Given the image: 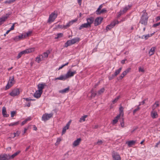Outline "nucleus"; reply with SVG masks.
Here are the masks:
<instances>
[{
	"mask_svg": "<svg viewBox=\"0 0 160 160\" xmlns=\"http://www.w3.org/2000/svg\"><path fill=\"white\" fill-rule=\"evenodd\" d=\"M123 108L121 106L119 108V114L118 115H120V116H121L123 117Z\"/></svg>",
	"mask_w": 160,
	"mask_h": 160,
	"instance_id": "nucleus-30",
	"label": "nucleus"
},
{
	"mask_svg": "<svg viewBox=\"0 0 160 160\" xmlns=\"http://www.w3.org/2000/svg\"><path fill=\"white\" fill-rule=\"evenodd\" d=\"M58 16V14L55 12L51 13L49 15L48 22L50 23L54 21Z\"/></svg>",
	"mask_w": 160,
	"mask_h": 160,
	"instance_id": "nucleus-5",
	"label": "nucleus"
},
{
	"mask_svg": "<svg viewBox=\"0 0 160 160\" xmlns=\"http://www.w3.org/2000/svg\"><path fill=\"white\" fill-rule=\"evenodd\" d=\"M20 152H17L13 154L11 156H10L9 154L8 155L9 156V159H12L14 158L15 156H16L17 155H18Z\"/></svg>",
	"mask_w": 160,
	"mask_h": 160,
	"instance_id": "nucleus-29",
	"label": "nucleus"
},
{
	"mask_svg": "<svg viewBox=\"0 0 160 160\" xmlns=\"http://www.w3.org/2000/svg\"><path fill=\"white\" fill-rule=\"evenodd\" d=\"M69 87L65 88L63 89L59 90V92L60 93H61L62 94L65 93L67 92H69Z\"/></svg>",
	"mask_w": 160,
	"mask_h": 160,
	"instance_id": "nucleus-22",
	"label": "nucleus"
},
{
	"mask_svg": "<svg viewBox=\"0 0 160 160\" xmlns=\"http://www.w3.org/2000/svg\"><path fill=\"white\" fill-rule=\"evenodd\" d=\"M131 70L130 68H127L126 70L125 71V72H126L127 74Z\"/></svg>",
	"mask_w": 160,
	"mask_h": 160,
	"instance_id": "nucleus-58",
	"label": "nucleus"
},
{
	"mask_svg": "<svg viewBox=\"0 0 160 160\" xmlns=\"http://www.w3.org/2000/svg\"><path fill=\"white\" fill-rule=\"evenodd\" d=\"M67 79V78L65 74L64 75H61L60 76V77L55 78L54 80H60L64 81Z\"/></svg>",
	"mask_w": 160,
	"mask_h": 160,
	"instance_id": "nucleus-17",
	"label": "nucleus"
},
{
	"mask_svg": "<svg viewBox=\"0 0 160 160\" xmlns=\"http://www.w3.org/2000/svg\"><path fill=\"white\" fill-rule=\"evenodd\" d=\"M143 14L141 17L139 23L146 26L147 24L148 17L146 10H144L142 11Z\"/></svg>",
	"mask_w": 160,
	"mask_h": 160,
	"instance_id": "nucleus-1",
	"label": "nucleus"
},
{
	"mask_svg": "<svg viewBox=\"0 0 160 160\" xmlns=\"http://www.w3.org/2000/svg\"><path fill=\"white\" fill-rule=\"evenodd\" d=\"M20 93L19 89L18 88H14L9 93V95L12 97H15L18 95Z\"/></svg>",
	"mask_w": 160,
	"mask_h": 160,
	"instance_id": "nucleus-7",
	"label": "nucleus"
},
{
	"mask_svg": "<svg viewBox=\"0 0 160 160\" xmlns=\"http://www.w3.org/2000/svg\"><path fill=\"white\" fill-rule=\"evenodd\" d=\"M115 76H114V74H112L111 77H109V79L110 80H112L113 79Z\"/></svg>",
	"mask_w": 160,
	"mask_h": 160,
	"instance_id": "nucleus-60",
	"label": "nucleus"
},
{
	"mask_svg": "<svg viewBox=\"0 0 160 160\" xmlns=\"http://www.w3.org/2000/svg\"><path fill=\"white\" fill-rule=\"evenodd\" d=\"M136 141H135L132 140L127 142L126 143L128 145V147H131L132 145H134L136 143Z\"/></svg>",
	"mask_w": 160,
	"mask_h": 160,
	"instance_id": "nucleus-21",
	"label": "nucleus"
},
{
	"mask_svg": "<svg viewBox=\"0 0 160 160\" xmlns=\"http://www.w3.org/2000/svg\"><path fill=\"white\" fill-rule=\"evenodd\" d=\"M139 72H144V70L143 68L140 67L139 68Z\"/></svg>",
	"mask_w": 160,
	"mask_h": 160,
	"instance_id": "nucleus-52",
	"label": "nucleus"
},
{
	"mask_svg": "<svg viewBox=\"0 0 160 160\" xmlns=\"http://www.w3.org/2000/svg\"><path fill=\"white\" fill-rule=\"evenodd\" d=\"M15 0H7L5 2V3H8L10 4L11 3L14 2H15Z\"/></svg>",
	"mask_w": 160,
	"mask_h": 160,
	"instance_id": "nucleus-42",
	"label": "nucleus"
},
{
	"mask_svg": "<svg viewBox=\"0 0 160 160\" xmlns=\"http://www.w3.org/2000/svg\"><path fill=\"white\" fill-rule=\"evenodd\" d=\"M46 85L43 83H40L38 85V90L42 92V89L44 88L45 86Z\"/></svg>",
	"mask_w": 160,
	"mask_h": 160,
	"instance_id": "nucleus-13",
	"label": "nucleus"
},
{
	"mask_svg": "<svg viewBox=\"0 0 160 160\" xmlns=\"http://www.w3.org/2000/svg\"><path fill=\"white\" fill-rule=\"evenodd\" d=\"M81 141V139L80 138L77 139L73 142L72 144L73 146L75 147L79 145Z\"/></svg>",
	"mask_w": 160,
	"mask_h": 160,
	"instance_id": "nucleus-16",
	"label": "nucleus"
},
{
	"mask_svg": "<svg viewBox=\"0 0 160 160\" xmlns=\"http://www.w3.org/2000/svg\"><path fill=\"white\" fill-rule=\"evenodd\" d=\"M71 22H69L67 23V24L66 25H64L63 27V28H64V29H66L68 27H69L70 26H71Z\"/></svg>",
	"mask_w": 160,
	"mask_h": 160,
	"instance_id": "nucleus-39",
	"label": "nucleus"
},
{
	"mask_svg": "<svg viewBox=\"0 0 160 160\" xmlns=\"http://www.w3.org/2000/svg\"><path fill=\"white\" fill-rule=\"evenodd\" d=\"M34 51V48H31L26 49L24 51L21 52L18 54V56L17 57V59L19 58L23 54H28L30 52H33Z\"/></svg>",
	"mask_w": 160,
	"mask_h": 160,
	"instance_id": "nucleus-3",
	"label": "nucleus"
},
{
	"mask_svg": "<svg viewBox=\"0 0 160 160\" xmlns=\"http://www.w3.org/2000/svg\"><path fill=\"white\" fill-rule=\"evenodd\" d=\"M15 81L14 80V78L13 76L10 77L8 81V83L5 87V89L7 90L12 87L15 83Z\"/></svg>",
	"mask_w": 160,
	"mask_h": 160,
	"instance_id": "nucleus-4",
	"label": "nucleus"
},
{
	"mask_svg": "<svg viewBox=\"0 0 160 160\" xmlns=\"http://www.w3.org/2000/svg\"><path fill=\"white\" fill-rule=\"evenodd\" d=\"M9 156L7 154H2L0 155V160H8Z\"/></svg>",
	"mask_w": 160,
	"mask_h": 160,
	"instance_id": "nucleus-15",
	"label": "nucleus"
},
{
	"mask_svg": "<svg viewBox=\"0 0 160 160\" xmlns=\"http://www.w3.org/2000/svg\"><path fill=\"white\" fill-rule=\"evenodd\" d=\"M122 69V68H120L116 70L114 73L113 74L114 76L116 77L118 75L121 71Z\"/></svg>",
	"mask_w": 160,
	"mask_h": 160,
	"instance_id": "nucleus-33",
	"label": "nucleus"
},
{
	"mask_svg": "<svg viewBox=\"0 0 160 160\" xmlns=\"http://www.w3.org/2000/svg\"><path fill=\"white\" fill-rule=\"evenodd\" d=\"M20 131H17L16 132H14L13 133L11 134V135H14V136L12 137V138H14L15 137L19 136L20 134Z\"/></svg>",
	"mask_w": 160,
	"mask_h": 160,
	"instance_id": "nucleus-27",
	"label": "nucleus"
},
{
	"mask_svg": "<svg viewBox=\"0 0 160 160\" xmlns=\"http://www.w3.org/2000/svg\"><path fill=\"white\" fill-rule=\"evenodd\" d=\"M87 117V116L86 115H84L79 120V122H82V121H85V119Z\"/></svg>",
	"mask_w": 160,
	"mask_h": 160,
	"instance_id": "nucleus-36",
	"label": "nucleus"
},
{
	"mask_svg": "<svg viewBox=\"0 0 160 160\" xmlns=\"http://www.w3.org/2000/svg\"><path fill=\"white\" fill-rule=\"evenodd\" d=\"M61 141V139L60 138H57V142L55 143L56 145H58L59 143Z\"/></svg>",
	"mask_w": 160,
	"mask_h": 160,
	"instance_id": "nucleus-48",
	"label": "nucleus"
},
{
	"mask_svg": "<svg viewBox=\"0 0 160 160\" xmlns=\"http://www.w3.org/2000/svg\"><path fill=\"white\" fill-rule=\"evenodd\" d=\"M104 90L105 89L104 88H102L100 90H99L98 91V95H99L101 94L102 93H103L104 91Z\"/></svg>",
	"mask_w": 160,
	"mask_h": 160,
	"instance_id": "nucleus-38",
	"label": "nucleus"
},
{
	"mask_svg": "<svg viewBox=\"0 0 160 160\" xmlns=\"http://www.w3.org/2000/svg\"><path fill=\"white\" fill-rule=\"evenodd\" d=\"M77 73L76 71H71L70 69H69L66 74L67 78H69L73 77L74 75Z\"/></svg>",
	"mask_w": 160,
	"mask_h": 160,
	"instance_id": "nucleus-9",
	"label": "nucleus"
},
{
	"mask_svg": "<svg viewBox=\"0 0 160 160\" xmlns=\"http://www.w3.org/2000/svg\"><path fill=\"white\" fill-rule=\"evenodd\" d=\"M159 25H160V22L158 23L154 24L152 27H153L155 28Z\"/></svg>",
	"mask_w": 160,
	"mask_h": 160,
	"instance_id": "nucleus-55",
	"label": "nucleus"
},
{
	"mask_svg": "<svg viewBox=\"0 0 160 160\" xmlns=\"http://www.w3.org/2000/svg\"><path fill=\"white\" fill-rule=\"evenodd\" d=\"M69 128V127H68L66 125L62 129V135L64 134L66 131V130L68 129Z\"/></svg>",
	"mask_w": 160,
	"mask_h": 160,
	"instance_id": "nucleus-35",
	"label": "nucleus"
},
{
	"mask_svg": "<svg viewBox=\"0 0 160 160\" xmlns=\"http://www.w3.org/2000/svg\"><path fill=\"white\" fill-rule=\"evenodd\" d=\"M91 92L92 93L91 94V97H94L95 96L97 95L96 93H94V91L93 89L91 91Z\"/></svg>",
	"mask_w": 160,
	"mask_h": 160,
	"instance_id": "nucleus-45",
	"label": "nucleus"
},
{
	"mask_svg": "<svg viewBox=\"0 0 160 160\" xmlns=\"http://www.w3.org/2000/svg\"><path fill=\"white\" fill-rule=\"evenodd\" d=\"M63 36V34L62 33H58L57 35V37L55 38L58 39L61 37H62Z\"/></svg>",
	"mask_w": 160,
	"mask_h": 160,
	"instance_id": "nucleus-47",
	"label": "nucleus"
},
{
	"mask_svg": "<svg viewBox=\"0 0 160 160\" xmlns=\"http://www.w3.org/2000/svg\"><path fill=\"white\" fill-rule=\"evenodd\" d=\"M31 120V118L30 117H28L27 118H26L25 120L26 122H27L28 121H30Z\"/></svg>",
	"mask_w": 160,
	"mask_h": 160,
	"instance_id": "nucleus-63",
	"label": "nucleus"
},
{
	"mask_svg": "<svg viewBox=\"0 0 160 160\" xmlns=\"http://www.w3.org/2000/svg\"><path fill=\"white\" fill-rule=\"evenodd\" d=\"M13 40L16 42L19 41L18 36H16L15 37L13 38Z\"/></svg>",
	"mask_w": 160,
	"mask_h": 160,
	"instance_id": "nucleus-54",
	"label": "nucleus"
},
{
	"mask_svg": "<svg viewBox=\"0 0 160 160\" xmlns=\"http://www.w3.org/2000/svg\"><path fill=\"white\" fill-rule=\"evenodd\" d=\"M52 115L53 114L52 113H50L49 114L46 113L42 115V120L45 121L49 119L52 116Z\"/></svg>",
	"mask_w": 160,
	"mask_h": 160,
	"instance_id": "nucleus-8",
	"label": "nucleus"
},
{
	"mask_svg": "<svg viewBox=\"0 0 160 160\" xmlns=\"http://www.w3.org/2000/svg\"><path fill=\"white\" fill-rule=\"evenodd\" d=\"M19 123V122L18 121V122H16L11 123H10L8 124V125L9 126H16V125H17Z\"/></svg>",
	"mask_w": 160,
	"mask_h": 160,
	"instance_id": "nucleus-37",
	"label": "nucleus"
},
{
	"mask_svg": "<svg viewBox=\"0 0 160 160\" xmlns=\"http://www.w3.org/2000/svg\"><path fill=\"white\" fill-rule=\"evenodd\" d=\"M8 16H4L0 18V25L2 24L7 19Z\"/></svg>",
	"mask_w": 160,
	"mask_h": 160,
	"instance_id": "nucleus-20",
	"label": "nucleus"
},
{
	"mask_svg": "<svg viewBox=\"0 0 160 160\" xmlns=\"http://www.w3.org/2000/svg\"><path fill=\"white\" fill-rule=\"evenodd\" d=\"M2 114L5 117H8L9 116V115L7 113L6 109L5 107H3L2 108Z\"/></svg>",
	"mask_w": 160,
	"mask_h": 160,
	"instance_id": "nucleus-19",
	"label": "nucleus"
},
{
	"mask_svg": "<svg viewBox=\"0 0 160 160\" xmlns=\"http://www.w3.org/2000/svg\"><path fill=\"white\" fill-rule=\"evenodd\" d=\"M68 62L67 63H65V64L62 65L61 67H59L58 70H60V69L62 68L65 66L68 65Z\"/></svg>",
	"mask_w": 160,
	"mask_h": 160,
	"instance_id": "nucleus-50",
	"label": "nucleus"
},
{
	"mask_svg": "<svg viewBox=\"0 0 160 160\" xmlns=\"http://www.w3.org/2000/svg\"><path fill=\"white\" fill-rule=\"evenodd\" d=\"M159 106V102L156 101L155 103L153 104L152 107V109L154 110L157 107Z\"/></svg>",
	"mask_w": 160,
	"mask_h": 160,
	"instance_id": "nucleus-28",
	"label": "nucleus"
},
{
	"mask_svg": "<svg viewBox=\"0 0 160 160\" xmlns=\"http://www.w3.org/2000/svg\"><path fill=\"white\" fill-rule=\"evenodd\" d=\"M87 23L91 27V25L93 22L94 21V18L91 17L89 18H87L86 19Z\"/></svg>",
	"mask_w": 160,
	"mask_h": 160,
	"instance_id": "nucleus-12",
	"label": "nucleus"
},
{
	"mask_svg": "<svg viewBox=\"0 0 160 160\" xmlns=\"http://www.w3.org/2000/svg\"><path fill=\"white\" fill-rule=\"evenodd\" d=\"M103 18L101 17H97L95 20L94 24L95 26H97L100 24L103 20Z\"/></svg>",
	"mask_w": 160,
	"mask_h": 160,
	"instance_id": "nucleus-10",
	"label": "nucleus"
},
{
	"mask_svg": "<svg viewBox=\"0 0 160 160\" xmlns=\"http://www.w3.org/2000/svg\"><path fill=\"white\" fill-rule=\"evenodd\" d=\"M120 124L121 125V126L122 127H124V118H122L120 120Z\"/></svg>",
	"mask_w": 160,
	"mask_h": 160,
	"instance_id": "nucleus-41",
	"label": "nucleus"
},
{
	"mask_svg": "<svg viewBox=\"0 0 160 160\" xmlns=\"http://www.w3.org/2000/svg\"><path fill=\"white\" fill-rule=\"evenodd\" d=\"M32 33V31H29L26 33L27 34V35H26V36H28H28H29Z\"/></svg>",
	"mask_w": 160,
	"mask_h": 160,
	"instance_id": "nucleus-56",
	"label": "nucleus"
},
{
	"mask_svg": "<svg viewBox=\"0 0 160 160\" xmlns=\"http://www.w3.org/2000/svg\"><path fill=\"white\" fill-rule=\"evenodd\" d=\"M18 37L19 40L23 38L22 34L18 36Z\"/></svg>",
	"mask_w": 160,
	"mask_h": 160,
	"instance_id": "nucleus-64",
	"label": "nucleus"
},
{
	"mask_svg": "<svg viewBox=\"0 0 160 160\" xmlns=\"http://www.w3.org/2000/svg\"><path fill=\"white\" fill-rule=\"evenodd\" d=\"M151 116L152 118H157L158 115L157 112L152 110L151 112Z\"/></svg>",
	"mask_w": 160,
	"mask_h": 160,
	"instance_id": "nucleus-18",
	"label": "nucleus"
},
{
	"mask_svg": "<svg viewBox=\"0 0 160 160\" xmlns=\"http://www.w3.org/2000/svg\"><path fill=\"white\" fill-rule=\"evenodd\" d=\"M77 21V19L76 20H72L71 21H70L69 22H71V25H72L73 23Z\"/></svg>",
	"mask_w": 160,
	"mask_h": 160,
	"instance_id": "nucleus-61",
	"label": "nucleus"
},
{
	"mask_svg": "<svg viewBox=\"0 0 160 160\" xmlns=\"http://www.w3.org/2000/svg\"><path fill=\"white\" fill-rule=\"evenodd\" d=\"M102 143V141L101 140H99L96 143H94L95 145H101Z\"/></svg>",
	"mask_w": 160,
	"mask_h": 160,
	"instance_id": "nucleus-43",
	"label": "nucleus"
},
{
	"mask_svg": "<svg viewBox=\"0 0 160 160\" xmlns=\"http://www.w3.org/2000/svg\"><path fill=\"white\" fill-rule=\"evenodd\" d=\"M42 93V92H40L38 90H37L34 93L33 96L34 97L37 98H38L41 97Z\"/></svg>",
	"mask_w": 160,
	"mask_h": 160,
	"instance_id": "nucleus-14",
	"label": "nucleus"
},
{
	"mask_svg": "<svg viewBox=\"0 0 160 160\" xmlns=\"http://www.w3.org/2000/svg\"><path fill=\"white\" fill-rule=\"evenodd\" d=\"M107 12V10L105 8H103L102 10H100L98 12H96V13L97 15H100L101 14L103 13L106 12Z\"/></svg>",
	"mask_w": 160,
	"mask_h": 160,
	"instance_id": "nucleus-31",
	"label": "nucleus"
},
{
	"mask_svg": "<svg viewBox=\"0 0 160 160\" xmlns=\"http://www.w3.org/2000/svg\"><path fill=\"white\" fill-rule=\"evenodd\" d=\"M68 62L67 63H65V64L62 65L61 67H59L58 70H60V69L62 68L65 66L68 65Z\"/></svg>",
	"mask_w": 160,
	"mask_h": 160,
	"instance_id": "nucleus-51",
	"label": "nucleus"
},
{
	"mask_svg": "<svg viewBox=\"0 0 160 160\" xmlns=\"http://www.w3.org/2000/svg\"><path fill=\"white\" fill-rule=\"evenodd\" d=\"M119 22L117 20H114L110 25H108L106 28L107 31L111 30L116 24H118Z\"/></svg>",
	"mask_w": 160,
	"mask_h": 160,
	"instance_id": "nucleus-6",
	"label": "nucleus"
},
{
	"mask_svg": "<svg viewBox=\"0 0 160 160\" xmlns=\"http://www.w3.org/2000/svg\"><path fill=\"white\" fill-rule=\"evenodd\" d=\"M152 34L150 35L149 34H148L147 35H144V39L145 40H146L149 37L152 36Z\"/></svg>",
	"mask_w": 160,
	"mask_h": 160,
	"instance_id": "nucleus-46",
	"label": "nucleus"
},
{
	"mask_svg": "<svg viewBox=\"0 0 160 160\" xmlns=\"http://www.w3.org/2000/svg\"><path fill=\"white\" fill-rule=\"evenodd\" d=\"M48 54L47 52H44L42 55H41L42 58H44V60L48 56Z\"/></svg>",
	"mask_w": 160,
	"mask_h": 160,
	"instance_id": "nucleus-34",
	"label": "nucleus"
},
{
	"mask_svg": "<svg viewBox=\"0 0 160 160\" xmlns=\"http://www.w3.org/2000/svg\"><path fill=\"white\" fill-rule=\"evenodd\" d=\"M112 157L113 160H121V157L119 154L117 152L112 153Z\"/></svg>",
	"mask_w": 160,
	"mask_h": 160,
	"instance_id": "nucleus-11",
	"label": "nucleus"
},
{
	"mask_svg": "<svg viewBox=\"0 0 160 160\" xmlns=\"http://www.w3.org/2000/svg\"><path fill=\"white\" fill-rule=\"evenodd\" d=\"M141 104L140 103L138 105V106L137 108L135 109L133 111V114H134L136 112L138 111L140 109V108H139V106H140L141 105Z\"/></svg>",
	"mask_w": 160,
	"mask_h": 160,
	"instance_id": "nucleus-40",
	"label": "nucleus"
},
{
	"mask_svg": "<svg viewBox=\"0 0 160 160\" xmlns=\"http://www.w3.org/2000/svg\"><path fill=\"white\" fill-rule=\"evenodd\" d=\"M120 96H118L116 98H115L112 101V102L113 104H114L116 102L118 99L120 98Z\"/></svg>",
	"mask_w": 160,
	"mask_h": 160,
	"instance_id": "nucleus-44",
	"label": "nucleus"
},
{
	"mask_svg": "<svg viewBox=\"0 0 160 160\" xmlns=\"http://www.w3.org/2000/svg\"><path fill=\"white\" fill-rule=\"evenodd\" d=\"M80 39L78 37L68 40L65 43L64 47H67L68 46L72 45L75 43H77L79 42Z\"/></svg>",
	"mask_w": 160,
	"mask_h": 160,
	"instance_id": "nucleus-2",
	"label": "nucleus"
},
{
	"mask_svg": "<svg viewBox=\"0 0 160 160\" xmlns=\"http://www.w3.org/2000/svg\"><path fill=\"white\" fill-rule=\"evenodd\" d=\"M88 27H90L89 25L87 23H85L82 24L79 28V29L81 30L83 28H88Z\"/></svg>",
	"mask_w": 160,
	"mask_h": 160,
	"instance_id": "nucleus-23",
	"label": "nucleus"
},
{
	"mask_svg": "<svg viewBox=\"0 0 160 160\" xmlns=\"http://www.w3.org/2000/svg\"><path fill=\"white\" fill-rule=\"evenodd\" d=\"M123 13H122V12L120 10V11L119 12L118 14V17H119L121 16V15L123 14Z\"/></svg>",
	"mask_w": 160,
	"mask_h": 160,
	"instance_id": "nucleus-59",
	"label": "nucleus"
},
{
	"mask_svg": "<svg viewBox=\"0 0 160 160\" xmlns=\"http://www.w3.org/2000/svg\"><path fill=\"white\" fill-rule=\"evenodd\" d=\"M68 156H69V154L68 153H65L64 154L65 158H64V160L66 158H67L68 157Z\"/></svg>",
	"mask_w": 160,
	"mask_h": 160,
	"instance_id": "nucleus-57",
	"label": "nucleus"
},
{
	"mask_svg": "<svg viewBox=\"0 0 160 160\" xmlns=\"http://www.w3.org/2000/svg\"><path fill=\"white\" fill-rule=\"evenodd\" d=\"M15 24V23H14L12 25V26L11 28L10 29L11 30H13L14 29V25Z\"/></svg>",
	"mask_w": 160,
	"mask_h": 160,
	"instance_id": "nucleus-62",
	"label": "nucleus"
},
{
	"mask_svg": "<svg viewBox=\"0 0 160 160\" xmlns=\"http://www.w3.org/2000/svg\"><path fill=\"white\" fill-rule=\"evenodd\" d=\"M120 117V115H118L114 118L112 121V123L113 124H115L118 122V120Z\"/></svg>",
	"mask_w": 160,
	"mask_h": 160,
	"instance_id": "nucleus-32",
	"label": "nucleus"
},
{
	"mask_svg": "<svg viewBox=\"0 0 160 160\" xmlns=\"http://www.w3.org/2000/svg\"><path fill=\"white\" fill-rule=\"evenodd\" d=\"M156 48L155 47H153L151 48L149 53L150 56L154 54L155 50Z\"/></svg>",
	"mask_w": 160,
	"mask_h": 160,
	"instance_id": "nucleus-25",
	"label": "nucleus"
},
{
	"mask_svg": "<svg viewBox=\"0 0 160 160\" xmlns=\"http://www.w3.org/2000/svg\"><path fill=\"white\" fill-rule=\"evenodd\" d=\"M102 4H101L100 5L98 8L97 10H96V12H98L102 8Z\"/></svg>",
	"mask_w": 160,
	"mask_h": 160,
	"instance_id": "nucleus-49",
	"label": "nucleus"
},
{
	"mask_svg": "<svg viewBox=\"0 0 160 160\" xmlns=\"http://www.w3.org/2000/svg\"><path fill=\"white\" fill-rule=\"evenodd\" d=\"M131 7V5H128L126 6L125 7L123 10H121V11L122 12V13L124 14V13H125L127 12V11Z\"/></svg>",
	"mask_w": 160,
	"mask_h": 160,
	"instance_id": "nucleus-24",
	"label": "nucleus"
},
{
	"mask_svg": "<svg viewBox=\"0 0 160 160\" xmlns=\"http://www.w3.org/2000/svg\"><path fill=\"white\" fill-rule=\"evenodd\" d=\"M16 112L14 111H12L11 112V117H13L14 115L15 114Z\"/></svg>",
	"mask_w": 160,
	"mask_h": 160,
	"instance_id": "nucleus-53",
	"label": "nucleus"
},
{
	"mask_svg": "<svg viewBox=\"0 0 160 160\" xmlns=\"http://www.w3.org/2000/svg\"><path fill=\"white\" fill-rule=\"evenodd\" d=\"M44 60V58H42L41 55L37 57L36 58V61L38 63H39L41 61Z\"/></svg>",
	"mask_w": 160,
	"mask_h": 160,
	"instance_id": "nucleus-26",
	"label": "nucleus"
}]
</instances>
